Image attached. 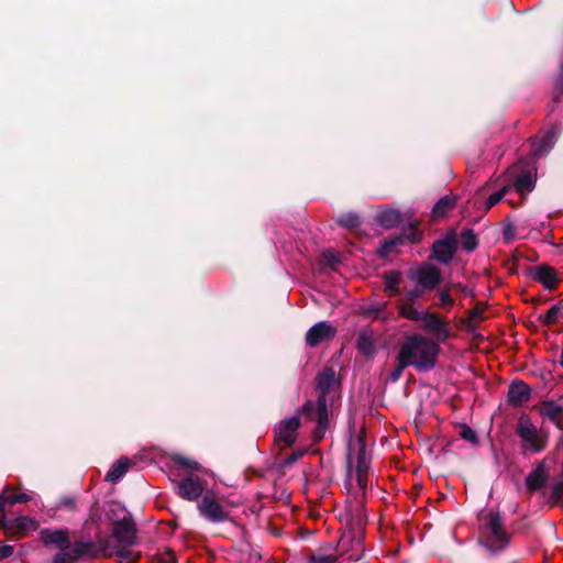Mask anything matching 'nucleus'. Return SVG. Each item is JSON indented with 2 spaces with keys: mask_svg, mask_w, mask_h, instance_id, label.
<instances>
[{
  "mask_svg": "<svg viewBox=\"0 0 563 563\" xmlns=\"http://www.w3.org/2000/svg\"><path fill=\"white\" fill-rule=\"evenodd\" d=\"M461 245L466 252H473L477 247V236L474 234L473 230L465 229L462 231Z\"/></svg>",
  "mask_w": 563,
  "mask_h": 563,
  "instance_id": "26",
  "label": "nucleus"
},
{
  "mask_svg": "<svg viewBox=\"0 0 563 563\" xmlns=\"http://www.w3.org/2000/svg\"><path fill=\"white\" fill-rule=\"evenodd\" d=\"M346 500L336 508L342 534L338 543L336 555L319 554V563H335L339 556L358 561L363 553L364 529L367 523L365 500L367 494L371 455L363 431H354L347 441L346 453Z\"/></svg>",
  "mask_w": 563,
  "mask_h": 563,
  "instance_id": "1",
  "label": "nucleus"
},
{
  "mask_svg": "<svg viewBox=\"0 0 563 563\" xmlns=\"http://www.w3.org/2000/svg\"><path fill=\"white\" fill-rule=\"evenodd\" d=\"M306 341L308 345L317 346V323L308 330Z\"/></svg>",
  "mask_w": 563,
  "mask_h": 563,
  "instance_id": "45",
  "label": "nucleus"
},
{
  "mask_svg": "<svg viewBox=\"0 0 563 563\" xmlns=\"http://www.w3.org/2000/svg\"><path fill=\"white\" fill-rule=\"evenodd\" d=\"M461 437L472 443H475L477 441L476 432L470 428L468 426H463L461 431Z\"/></svg>",
  "mask_w": 563,
  "mask_h": 563,
  "instance_id": "44",
  "label": "nucleus"
},
{
  "mask_svg": "<svg viewBox=\"0 0 563 563\" xmlns=\"http://www.w3.org/2000/svg\"><path fill=\"white\" fill-rule=\"evenodd\" d=\"M377 221L382 227L390 229L401 221V214L395 209H385L377 214Z\"/></svg>",
  "mask_w": 563,
  "mask_h": 563,
  "instance_id": "22",
  "label": "nucleus"
},
{
  "mask_svg": "<svg viewBox=\"0 0 563 563\" xmlns=\"http://www.w3.org/2000/svg\"><path fill=\"white\" fill-rule=\"evenodd\" d=\"M132 462L128 457H121L114 462L106 475V481L117 483L130 468Z\"/></svg>",
  "mask_w": 563,
  "mask_h": 563,
  "instance_id": "20",
  "label": "nucleus"
},
{
  "mask_svg": "<svg viewBox=\"0 0 563 563\" xmlns=\"http://www.w3.org/2000/svg\"><path fill=\"white\" fill-rule=\"evenodd\" d=\"M530 395L529 386L521 380H517L509 386L508 401L514 406H521L530 399Z\"/></svg>",
  "mask_w": 563,
  "mask_h": 563,
  "instance_id": "18",
  "label": "nucleus"
},
{
  "mask_svg": "<svg viewBox=\"0 0 563 563\" xmlns=\"http://www.w3.org/2000/svg\"><path fill=\"white\" fill-rule=\"evenodd\" d=\"M112 537L121 544L134 545L137 539V528L131 516H125L112 523Z\"/></svg>",
  "mask_w": 563,
  "mask_h": 563,
  "instance_id": "10",
  "label": "nucleus"
},
{
  "mask_svg": "<svg viewBox=\"0 0 563 563\" xmlns=\"http://www.w3.org/2000/svg\"><path fill=\"white\" fill-rule=\"evenodd\" d=\"M439 299L440 302L438 305L445 309H450L454 303V300L450 295L449 288H445L440 292Z\"/></svg>",
  "mask_w": 563,
  "mask_h": 563,
  "instance_id": "41",
  "label": "nucleus"
},
{
  "mask_svg": "<svg viewBox=\"0 0 563 563\" xmlns=\"http://www.w3.org/2000/svg\"><path fill=\"white\" fill-rule=\"evenodd\" d=\"M481 521L485 537L481 543L492 553L504 550L509 542V537L503 527L499 512L489 510L481 517Z\"/></svg>",
  "mask_w": 563,
  "mask_h": 563,
  "instance_id": "6",
  "label": "nucleus"
},
{
  "mask_svg": "<svg viewBox=\"0 0 563 563\" xmlns=\"http://www.w3.org/2000/svg\"><path fill=\"white\" fill-rule=\"evenodd\" d=\"M516 433L520 438V449L525 455L540 453L548 445L547 432L538 429L526 415L519 417Z\"/></svg>",
  "mask_w": 563,
  "mask_h": 563,
  "instance_id": "4",
  "label": "nucleus"
},
{
  "mask_svg": "<svg viewBox=\"0 0 563 563\" xmlns=\"http://www.w3.org/2000/svg\"><path fill=\"white\" fill-rule=\"evenodd\" d=\"M400 273L397 271H388L384 274V290L389 296H396L399 294V282H400Z\"/></svg>",
  "mask_w": 563,
  "mask_h": 563,
  "instance_id": "23",
  "label": "nucleus"
},
{
  "mask_svg": "<svg viewBox=\"0 0 563 563\" xmlns=\"http://www.w3.org/2000/svg\"><path fill=\"white\" fill-rule=\"evenodd\" d=\"M455 205V199L451 197H442L439 199V201L434 205L432 209V216L433 218H441L444 217L450 210L453 209Z\"/></svg>",
  "mask_w": 563,
  "mask_h": 563,
  "instance_id": "24",
  "label": "nucleus"
},
{
  "mask_svg": "<svg viewBox=\"0 0 563 563\" xmlns=\"http://www.w3.org/2000/svg\"><path fill=\"white\" fill-rule=\"evenodd\" d=\"M457 288L461 292H463L465 296H473V291L468 289L466 286H463L461 284L457 285Z\"/></svg>",
  "mask_w": 563,
  "mask_h": 563,
  "instance_id": "54",
  "label": "nucleus"
},
{
  "mask_svg": "<svg viewBox=\"0 0 563 563\" xmlns=\"http://www.w3.org/2000/svg\"><path fill=\"white\" fill-rule=\"evenodd\" d=\"M207 481L195 474L185 476L177 485V494L185 500L194 501L199 499L205 489Z\"/></svg>",
  "mask_w": 563,
  "mask_h": 563,
  "instance_id": "9",
  "label": "nucleus"
},
{
  "mask_svg": "<svg viewBox=\"0 0 563 563\" xmlns=\"http://www.w3.org/2000/svg\"><path fill=\"white\" fill-rule=\"evenodd\" d=\"M402 244L401 238H396L389 241H386L380 249L378 250V254L380 257H387L390 253H393L398 245Z\"/></svg>",
  "mask_w": 563,
  "mask_h": 563,
  "instance_id": "31",
  "label": "nucleus"
},
{
  "mask_svg": "<svg viewBox=\"0 0 563 563\" xmlns=\"http://www.w3.org/2000/svg\"><path fill=\"white\" fill-rule=\"evenodd\" d=\"M8 494V499L10 505H15L19 503H27L31 500V497L26 494H15L14 490L10 487L5 488Z\"/></svg>",
  "mask_w": 563,
  "mask_h": 563,
  "instance_id": "36",
  "label": "nucleus"
},
{
  "mask_svg": "<svg viewBox=\"0 0 563 563\" xmlns=\"http://www.w3.org/2000/svg\"><path fill=\"white\" fill-rule=\"evenodd\" d=\"M360 222V217L354 212H347L338 217V223L349 229L357 227Z\"/></svg>",
  "mask_w": 563,
  "mask_h": 563,
  "instance_id": "30",
  "label": "nucleus"
},
{
  "mask_svg": "<svg viewBox=\"0 0 563 563\" xmlns=\"http://www.w3.org/2000/svg\"><path fill=\"white\" fill-rule=\"evenodd\" d=\"M197 508L200 515L210 522H223L230 518L223 506L209 495L202 496Z\"/></svg>",
  "mask_w": 563,
  "mask_h": 563,
  "instance_id": "11",
  "label": "nucleus"
},
{
  "mask_svg": "<svg viewBox=\"0 0 563 563\" xmlns=\"http://www.w3.org/2000/svg\"><path fill=\"white\" fill-rule=\"evenodd\" d=\"M426 291L427 290L424 288L415 285V287L405 290V298L408 303H413L421 298Z\"/></svg>",
  "mask_w": 563,
  "mask_h": 563,
  "instance_id": "35",
  "label": "nucleus"
},
{
  "mask_svg": "<svg viewBox=\"0 0 563 563\" xmlns=\"http://www.w3.org/2000/svg\"><path fill=\"white\" fill-rule=\"evenodd\" d=\"M490 186H492V183H490V181H488V183L486 184V187H490Z\"/></svg>",
  "mask_w": 563,
  "mask_h": 563,
  "instance_id": "61",
  "label": "nucleus"
},
{
  "mask_svg": "<svg viewBox=\"0 0 563 563\" xmlns=\"http://www.w3.org/2000/svg\"><path fill=\"white\" fill-rule=\"evenodd\" d=\"M7 532L21 538L29 530L36 529V522L26 516H20L3 522Z\"/></svg>",
  "mask_w": 563,
  "mask_h": 563,
  "instance_id": "16",
  "label": "nucleus"
},
{
  "mask_svg": "<svg viewBox=\"0 0 563 563\" xmlns=\"http://www.w3.org/2000/svg\"><path fill=\"white\" fill-rule=\"evenodd\" d=\"M536 170L532 159H520L506 170L503 179L509 184V189L514 188L519 195H526L534 188Z\"/></svg>",
  "mask_w": 563,
  "mask_h": 563,
  "instance_id": "5",
  "label": "nucleus"
},
{
  "mask_svg": "<svg viewBox=\"0 0 563 563\" xmlns=\"http://www.w3.org/2000/svg\"><path fill=\"white\" fill-rule=\"evenodd\" d=\"M560 307L559 306H552L544 314L543 322L547 324H552L556 321L558 316L560 313Z\"/></svg>",
  "mask_w": 563,
  "mask_h": 563,
  "instance_id": "42",
  "label": "nucleus"
},
{
  "mask_svg": "<svg viewBox=\"0 0 563 563\" xmlns=\"http://www.w3.org/2000/svg\"><path fill=\"white\" fill-rule=\"evenodd\" d=\"M311 433H312V437H313V438H316V437H317V427H314V428L312 429Z\"/></svg>",
  "mask_w": 563,
  "mask_h": 563,
  "instance_id": "59",
  "label": "nucleus"
},
{
  "mask_svg": "<svg viewBox=\"0 0 563 563\" xmlns=\"http://www.w3.org/2000/svg\"><path fill=\"white\" fill-rule=\"evenodd\" d=\"M408 278L427 291L433 290L441 282V271L430 264H423L408 272Z\"/></svg>",
  "mask_w": 563,
  "mask_h": 563,
  "instance_id": "8",
  "label": "nucleus"
},
{
  "mask_svg": "<svg viewBox=\"0 0 563 563\" xmlns=\"http://www.w3.org/2000/svg\"><path fill=\"white\" fill-rule=\"evenodd\" d=\"M40 539L46 547L55 545L59 550H67L70 548L69 532L67 529H42Z\"/></svg>",
  "mask_w": 563,
  "mask_h": 563,
  "instance_id": "13",
  "label": "nucleus"
},
{
  "mask_svg": "<svg viewBox=\"0 0 563 563\" xmlns=\"http://www.w3.org/2000/svg\"><path fill=\"white\" fill-rule=\"evenodd\" d=\"M504 236L506 240H511L514 238V228L512 227H507L505 230H504Z\"/></svg>",
  "mask_w": 563,
  "mask_h": 563,
  "instance_id": "52",
  "label": "nucleus"
},
{
  "mask_svg": "<svg viewBox=\"0 0 563 563\" xmlns=\"http://www.w3.org/2000/svg\"><path fill=\"white\" fill-rule=\"evenodd\" d=\"M548 474L543 463H540L526 478L527 487L530 490L540 489L547 482Z\"/></svg>",
  "mask_w": 563,
  "mask_h": 563,
  "instance_id": "19",
  "label": "nucleus"
},
{
  "mask_svg": "<svg viewBox=\"0 0 563 563\" xmlns=\"http://www.w3.org/2000/svg\"><path fill=\"white\" fill-rule=\"evenodd\" d=\"M499 180H500V188L487 198V200L485 202L486 210H489L495 205H497L504 198V196L509 191V184H506L504 181L503 177Z\"/></svg>",
  "mask_w": 563,
  "mask_h": 563,
  "instance_id": "25",
  "label": "nucleus"
},
{
  "mask_svg": "<svg viewBox=\"0 0 563 563\" xmlns=\"http://www.w3.org/2000/svg\"><path fill=\"white\" fill-rule=\"evenodd\" d=\"M76 560H73L71 550H60L53 558V563H75Z\"/></svg>",
  "mask_w": 563,
  "mask_h": 563,
  "instance_id": "40",
  "label": "nucleus"
},
{
  "mask_svg": "<svg viewBox=\"0 0 563 563\" xmlns=\"http://www.w3.org/2000/svg\"><path fill=\"white\" fill-rule=\"evenodd\" d=\"M555 90H563V70L555 84Z\"/></svg>",
  "mask_w": 563,
  "mask_h": 563,
  "instance_id": "55",
  "label": "nucleus"
},
{
  "mask_svg": "<svg viewBox=\"0 0 563 563\" xmlns=\"http://www.w3.org/2000/svg\"><path fill=\"white\" fill-rule=\"evenodd\" d=\"M300 427V417L292 416L280 420L274 427V441L280 449L291 448L297 441L298 429Z\"/></svg>",
  "mask_w": 563,
  "mask_h": 563,
  "instance_id": "7",
  "label": "nucleus"
},
{
  "mask_svg": "<svg viewBox=\"0 0 563 563\" xmlns=\"http://www.w3.org/2000/svg\"><path fill=\"white\" fill-rule=\"evenodd\" d=\"M172 460L176 465L191 470V471H200V468H201V465L197 461L191 460V459L180 455V454L173 455Z\"/></svg>",
  "mask_w": 563,
  "mask_h": 563,
  "instance_id": "28",
  "label": "nucleus"
},
{
  "mask_svg": "<svg viewBox=\"0 0 563 563\" xmlns=\"http://www.w3.org/2000/svg\"><path fill=\"white\" fill-rule=\"evenodd\" d=\"M537 276L547 288H552L556 282L554 273L547 267H539L537 271Z\"/></svg>",
  "mask_w": 563,
  "mask_h": 563,
  "instance_id": "29",
  "label": "nucleus"
},
{
  "mask_svg": "<svg viewBox=\"0 0 563 563\" xmlns=\"http://www.w3.org/2000/svg\"><path fill=\"white\" fill-rule=\"evenodd\" d=\"M560 363H561V365L563 366V351H562V353H561V360H560Z\"/></svg>",
  "mask_w": 563,
  "mask_h": 563,
  "instance_id": "60",
  "label": "nucleus"
},
{
  "mask_svg": "<svg viewBox=\"0 0 563 563\" xmlns=\"http://www.w3.org/2000/svg\"><path fill=\"white\" fill-rule=\"evenodd\" d=\"M73 560L79 561L80 559H95L98 558V551L100 547L96 542L88 540H76L73 544L70 543Z\"/></svg>",
  "mask_w": 563,
  "mask_h": 563,
  "instance_id": "15",
  "label": "nucleus"
},
{
  "mask_svg": "<svg viewBox=\"0 0 563 563\" xmlns=\"http://www.w3.org/2000/svg\"><path fill=\"white\" fill-rule=\"evenodd\" d=\"M472 319H473V320H479V319H481V312H479V310H474V311L472 312Z\"/></svg>",
  "mask_w": 563,
  "mask_h": 563,
  "instance_id": "57",
  "label": "nucleus"
},
{
  "mask_svg": "<svg viewBox=\"0 0 563 563\" xmlns=\"http://www.w3.org/2000/svg\"><path fill=\"white\" fill-rule=\"evenodd\" d=\"M308 559H309V563H317V556L311 551H309Z\"/></svg>",
  "mask_w": 563,
  "mask_h": 563,
  "instance_id": "56",
  "label": "nucleus"
},
{
  "mask_svg": "<svg viewBox=\"0 0 563 563\" xmlns=\"http://www.w3.org/2000/svg\"><path fill=\"white\" fill-rule=\"evenodd\" d=\"M554 494L556 495H562L563 494V479L558 482L555 485H554Z\"/></svg>",
  "mask_w": 563,
  "mask_h": 563,
  "instance_id": "53",
  "label": "nucleus"
},
{
  "mask_svg": "<svg viewBox=\"0 0 563 563\" xmlns=\"http://www.w3.org/2000/svg\"><path fill=\"white\" fill-rule=\"evenodd\" d=\"M58 506L74 510L76 508V500L73 497L65 496L60 498Z\"/></svg>",
  "mask_w": 563,
  "mask_h": 563,
  "instance_id": "48",
  "label": "nucleus"
},
{
  "mask_svg": "<svg viewBox=\"0 0 563 563\" xmlns=\"http://www.w3.org/2000/svg\"><path fill=\"white\" fill-rule=\"evenodd\" d=\"M357 349L366 355L373 356L376 352L374 335L368 331H361L357 336Z\"/></svg>",
  "mask_w": 563,
  "mask_h": 563,
  "instance_id": "21",
  "label": "nucleus"
},
{
  "mask_svg": "<svg viewBox=\"0 0 563 563\" xmlns=\"http://www.w3.org/2000/svg\"><path fill=\"white\" fill-rule=\"evenodd\" d=\"M155 563H177V560L174 552L167 548L156 555Z\"/></svg>",
  "mask_w": 563,
  "mask_h": 563,
  "instance_id": "39",
  "label": "nucleus"
},
{
  "mask_svg": "<svg viewBox=\"0 0 563 563\" xmlns=\"http://www.w3.org/2000/svg\"><path fill=\"white\" fill-rule=\"evenodd\" d=\"M385 307H386V303H383V305L378 306V307L375 309V311H376V312H379V311H382Z\"/></svg>",
  "mask_w": 563,
  "mask_h": 563,
  "instance_id": "58",
  "label": "nucleus"
},
{
  "mask_svg": "<svg viewBox=\"0 0 563 563\" xmlns=\"http://www.w3.org/2000/svg\"><path fill=\"white\" fill-rule=\"evenodd\" d=\"M298 533H299V536H300V538H301V539H306V538H308L309 536H311L313 532H312V531H310V530H308V529H306V528L300 527V528L298 529Z\"/></svg>",
  "mask_w": 563,
  "mask_h": 563,
  "instance_id": "51",
  "label": "nucleus"
},
{
  "mask_svg": "<svg viewBox=\"0 0 563 563\" xmlns=\"http://www.w3.org/2000/svg\"><path fill=\"white\" fill-rule=\"evenodd\" d=\"M7 503H9V499H8V494L4 489L3 493L0 494V511H2L4 509V506Z\"/></svg>",
  "mask_w": 563,
  "mask_h": 563,
  "instance_id": "50",
  "label": "nucleus"
},
{
  "mask_svg": "<svg viewBox=\"0 0 563 563\" xmlns=\"http://www.w3.org/2000/svg\"><path fill=\"white\" fill-rule=\"evenodd\" d=\"M426 311L427 310H418L411 303L402 305L399 308L400 314L412 321H421L422 317H426Z\"/></svg>",
  "mask_w": 563,
  "mask_h": 563,
  "instance_id": "27",
  "label": "nucleus"
},
{
  "mask_svg": "<svg viewBox=\"0 0 563 563\" xmlns=\"http://www.w3.org/2000/svg\"><path fill=\"white\" fill-rule=\"evenodd\" d=\"M407 366H411L410 364L406 363V361L398 354V364L397 366L390 372L389 379L391 382H397L400 376L402 375L404 369Z\"/></svg>",
  "mask_w": 563,
  "mask_h": 563,
  "instance_id": "37",
  "label": "nucleus"
},
{
  "mask_svg": "<svg viewBox=\"0 0 563 563\" xmlns=\"http://www.w3.org/2000/svg\"><path fill=\"white\" fill-rule=\"evenodd\" d=\"M14 548L8 544L0 545V561L10 558L13 554Z\"/></svg>",
  "mask_w": 563,
  "mask_h": 563,
  "instance_id": "49",
  "label": "nucleus"
},
{
  "mask_svg": "<svg viewBox=\"0 0 563 563\" xmlns=\"http://www.w3.org/2000/svg\"><path fill=\"white\" fill-rule=\"evenodd\" d=\"M559 134L560 130L558 128H552L547 133H544L539 140L533 141L531 148L533 156L542 157L547 155L553 148Z\"/></svg>",
  "mask_w": 563,
  "mask_h": 563,
  "instance_id": "14",
  "label": "nucleus"
},
{
  "mask_svg": "<svg viewBox=\"0 0 563 563\" xmlns=\"http://www.w3.org/2000/svg\"><path fill=\"white\" fill-rule=\"evenodd\" d=\"M339 380L332 368L319 373V440L334 423L339 408Z\"/></svg>",
  "mask_w": 563,
  "mask_h": 563,
  "instance_id": "2",
  "label": "nucleus"
},
{
  "mask_svg": "<svg viewBox=\"0 0 563 563\" xmlns=\"http://www.w3.org/2000/svg\"><path fill=\"white\" fill-rule=\"evenodd\" d=\"M301 412L307 415L310 419L313 418L314 413L317 412V407L314 406L313 401L308 400L301 408Z\"/></svg>",
  "mask_w": 563,
  "mask_h": 563,
  "instance_id": "47",
  "label": "nucleus"
},
{
  "mask_svg": "<svg viewBox=\"0 0 563 563\" xmlns=\"http://www.w3.org/2000/svg\"><path fill=\"white\" fill-rule=\"evenodd\" d=\"M543 413L554 423L559 424V419L562 413V409L556 405L548 404L543 408Z\"/></svg>",
  "mask_w": 563,
  "mask_h": 563,
  "instance_id": "34",
  "label": "nucleus"
},
{
  "mask_svg": "<svg viewBox=\"0 0 563 563\" xmlns=\"http://www.w3.org/2000/svg\"><path fill=\"white\" fill-rule=\"evenodd\" d=\"M339 262V256L332 251H325L319 255V266L325 263L328 266L333 267Z\"/></svg>",
  "mask_w": 563,
  "mask_h": 563,
  "instance_id": "38",
  "label": "nucleus"
},
{
  "mask_svg": "<svg viewBox=\"0 0 563 563\" xmlns=\"http://www.w3.org/2000/svg\"><path fill=\"white\" fill-rule=\"evenodd\" d=\"M398 354L417 369L429 371L434 366L439 345L426 336L413 334L405 338Z\"/></svg>",
  "mask_w": 563,
  "mask_h": 563,
  "instance_id": "3",
  "label": "nucleus"
},
{
  "mask_svg": "<svg viewBox=\"0 0 563 563\" xmlns=\"http://www.w3.org/2000/svg\"><path fill=\"white\" fill-rule=\"evenodd\" d=\"M335 332L336 330L331 323L325 321L319 322V342L334 336Z\"/></svg>",
  "mask_w": 563,
  "mask_h": 563,
  "instance_id": "33",
  "label": "nucleus"
},
{
  "mask_svg": "<svg viewBox=\"0 0 563 563\" xmlns=\"http://www.w3.org/2000/svg\"><path fill=\"white\" fill-rule=\"evenodd\" d=\"M113 555L120 558L123 561L134 562V553L125 544L113 547Z\"/></svg>",
  "mask_w": 563,
  "mask_h": 563,
  "instance_id": "32",
  "label": "nucleus"
},
{
  "mask_svg": "<svg viewBox=\"0 0 563 563\" xmlns=\"http://www.w3.org/2000/svg\"><path fill=\"white\" fill-rule=\"evenodd\" d=\"M456 238L454 233L446 234L443 239L438 240L432 245L433 257L442 263L449 264L455 254Z\"/></svg>",
  "mask_w": 563,
  "mask_h": 563,
  "instance_id": "12",
  "label": "nucleus"
},
{
  "mask_svg": "<svg viewBox=\"0 0 563 563\" xmlns=\"http://www.w3.org/2000/svg\"><path fill=\"white\" fill-rule=\"evenodd\" d=\"M302 455H303V451H301V450L295 451L289 456L284 459V461L282 462V465L283 466H289V465L294 464Z\"/></svg>",
  "mask_w": 563,
  "mask_h": 563,
  "instance_id": "46",
  "label": "nucleus"
},
{
  "mask_svg": "<svg viewBox=\"0 0 563 563\" xmlns=\"http://www.w3.org/2000/svg\"><path fill=\"white\" fill-rule=\"evenodd\" d=\"M421 321L424 329L432 332L438 341H444L449 336V330L438 314L426 311V317H422Z\"/></svg>",
  "mask_w": 563,
  "mask_h": 563,
  "instance_id": "17",
  "label": "nucleus"
},
{
  "mask_svg": "<svg viewBox=\"0 0 563 563\" xmlns=\"http://www.w3.org/2000/svg\"><path fill=\"white\" fill-rule=\"evenodd\" d=\"M97 545L100 547V550L98 551V556L104 555V556H112L113 555V548L110 547L109 541L103 539L100 540Z\"/></svg>",
  "mask_w": 563,
  "mask_h": 563,
  "instance_id": "43",
  "label": "nucleus"
}]
</instances>
